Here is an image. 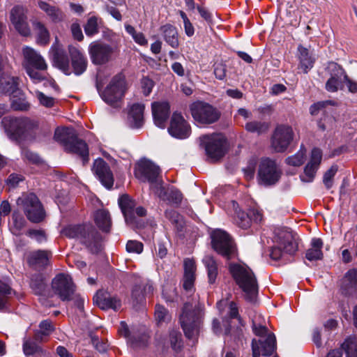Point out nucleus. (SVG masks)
Wrapping results in <instances>:
<instances>
[{"mask_svg":"<svg viewBox=\"0 0 357 357\" xmlns=\"http://www.w3.org/2000/svg\"><path fill=\"white\" fill-rule=\"evenodd\" d=\"M135 176L143 181H148L151 189L161 200L169 204L178 205L182 200V194L173 187L165 188L160 179V170L151 160L144 159L137 164Z\"/></svg>","mask_w":357,"mask_h":357,"instance_id":"obj_1","label":"nucleus"},{"mask_svg":"<svg viewBox=\"0 0 357 357\" xmlns=\"http://www.w3.org/2000/svg\"><path fill=\"white\" fill-rule=\"evenodd\" d=\"M229 271L246 300L254 302L258 294V284L253 271L243 263L230 264Z\"/></svg>","mask_w":357,"mask_h":357,"instance_id":"obj_2","label":"nucleus"},{"mask_svg":"<svg viewBox=\"0 0 357 357\" xmlns=\"http://www.w3.org/2000/svg\"><path fill=\"white\" fill-rule=\"evenodd\" d=\"M105 80L101 73L97 75L96 87L102 99L107 104L119 107L126 91V83L122 75L114 76L107 87L102 89Z\"/></svg>","mask_w":357,"mask_h":357,"instance_id":"obj_3","label":"nucleus"},{"mask_svg":"<svg viewBox=\"0 0 357 357\" xmlns=\"http://www.w3.org/2000/svg\"><path fill=\"white\" fill-rule=\"evenodd\" d=\"M203 316V307L201 305L193 308L190 303L184 305L180 322L186 337L192 340L197 339L200 332Z\"/></svg>","mask_w":357,"mask_h":357,"instance_id":"obj_4","label":"nucleus"},{"mask_svg":"<svg viewBox=\"0 0 357 357\" xmlns=\"http://www.w3.org/2000/svg\"><path fill=\"white\" fill-rule=\"evenodd\" d=\"M1 124L7 135L13 139H26L38 127L36 121L24 116H5Z\"/></svg>","mask_w":357,"mask_h":357,"instance_id":"obj_5","label":"nucleus"},{"mask_svg":"<svg viewBox=\"0 0 357 357\" xmlns=\"http://www.w3.org/2000/svg\"><path fill=\"white\" fill-rule=\"evenodd\" d=\"M62 234L70 238L79 239L93 252H97L100 249L101 236L91 225L68 226L63 229Z\"/></svg>","mask_w":357,"mask_h":357,"instance_id":"obj_6","label":"nucleus"},{"mask_svg":"<svg viewBox=\"0 0 357 357\" xmlns=\"http://www.w3.org/2000/svg\"><path fill=\"white\" fill-rule=\"evenodd\" d=\"M54 139L63 144L67 151L79 155L82 158L84 162L88 161V146L84 141L78 139L75 135L73 129L58 128L54 132Z\"/></svg>","mask_w":357,"mask_h":357,"instance_id":"obj_7","label":"nucleus"},{"mask_svg":"<svg viewBox=\"0 0 357 357\" xmlns=\"http://www.w3.org/2000/svg\"><path fill=\"white\" fill-rule=\"evenodd\" d=\"M200 145L205 149L207 157L212 161L222 158L227 151V139L220 133L200 137Z\"/></svg>","mask_w":357,"mask_h":357,"instance_id":"obj_8","label":"nucleus"},{"mask_svg":"<svg viewBox=\"0 0 357 357\" xmlns=\"http://www.w3.org/2000/svg\"><path fill=\"white\" fill-rule=\"evenodd\" d=\"M17 203L22 208L26 218L31 222H39L45 218L43 206L36 195H23L18 198Z\"/></svg>","mask_w":357,"mask_h":357,"instance_id":"obj_9","label":"nucleus"},{"mask_svg":"<svg viewBox=\"0 0 357 357\" xmlns=\"http://www.w3.org/2000/svg\"><path fill=\"white\" fill-rule=\"evenodd\" d=\"M277 245L273 246L270 252V257L274 260L282 259L287 255H294L298 249V243L292 234L283 231L278 234Z\"/></svg>","mask_w":357,"mask_h":357,"instance_id":"obj_10","label":"nucleus"},{"mask_svg":"<svg viewBox=\"0 0 357 357\" xmlns=\"http://www.w3.org/2000/svg\"><path fill=\"white\" fill-rule=\"evenodd\" d=\"M211 243L213 248L227 259H233L237 255L232 239L227 233L221 229L212 232Z\"/></svg>","mask_w":357,"mask_h":357,"instance_id":"obj_11","label":"nucleus"},{"mask_svg":"<svg viewBox=\"0 0 357 357\" xmlns=\"http://www.w3.org/2000/svg\"><path fill=\"white\" fill-rule=\"evenodd\" d=\"M190 110L195 121L200 123L211 124L220 117L219 112L213 106L203 102L193 103Z\"/></svg>","mask_w":357,"mask_h":357,"instance_id":"obj_12","label":"nucleus"},{"mask_svg":"<svg viewBox=\"0 0 357 357\" xmlns=\"http://www.w3.org/2000/svg\"><path fill=\"white\" fill-rule=\"evenodd\" d=\"M280 175L281 172L273 160L268 158L261 160L258 172L260 183L265 185H273L279 181Z\"/></svg>","mask_w":357,"mask_h":357,"instance_id":"obj_13","label":"nucleus"},{"mask_svg":"<svg viewBox=\"0 0 357 357\" xmlns=\"http://www.w3.org/2000/svg\"><path fill=\"white\" fill-rule=\"evenodd\" d=\"M52 287L55 294L63 301H69L75 291L71 277L68 274L59 273L52 282Z\"/></svg>","mask_w":357,"mask_h":357,"instance_id":"obj_14","label":"nucleus"},{"mask_svg":"<svg viewBox=\"0 0 357 357\" xmlns=\"http://www.w3.org/2000/svg\"><path fill=\"white\" fill-rule=\"evenodd\" d=\"M294 138L292 128L287 125L276 127L271 139V146L276 152L284 151Z\"/></svg>","mask_w":357,"mask_h":357,"instance_id":"obj_15","label":"nucleus"},{"mask_svg":"<svg viewBox=\"0 0 357 357\" xmlns=\"http://www.w3.org/2000/svg\"><path fill=\"white\" fill-rule=\"evenodd\" d=\"M89 52L93 63L102 65L111 59L114 49L108 44L94 41L90 44Z\"/></svg>","mask_w":357,"mask_h":357,"instance_id":"obj_16","label":"nucleus"},{"mask_svg":"<svg viewBox=\"0 0 357 357\" xmlns=\"http://www.w3.org/2000/svg\"><path fill=\"white\" fill-rule=\"evenodd\" d=\"M168 132L172 137L183 139L190 136L191 129L189 123L185 120L182 114L175 112L172 116Z\"/></svg>","mask_w":357,"mask_h":357,"instance_id":"obj_17","label":"nucleus"},{"mask_svg":"<svg viewBox=\"0 0 357 357\" xmlns=\"http://www.w3.org/2000/svg\"><path fill=\"white\" fill-rule=\"evenodd\" d=\"M19 78L10 73L0 55V91L13 95L18 90Z\"/></svg>","mask_w":357,"mask_h":357,"instance_id":"obj_18","label":"nucleus"},{"mask_svg":"<svg viewBox=\"0 0 357 357\" xmlns=\"http://www.w3.org/2000/svg\"><path fill=\"white\" fill-rule=\"evenodd\" d=\"M10 19L12 24L20 34L24 36L30 35L31 29L27 22L26 10L23 7L14 6L10 10Z\"/></svg>","mask_w":357,"mask_h":357,"instance_id":"obj_19","label":"nucleus"},{"mask_svg":"<svg viewBox=\"0 0 357 357\" xmlns=\"http://www.w3.org/2000/svg\"><path fill=\"white\" fill-rule=\"evenodd\" d=\"M321 159V151L317 148L313 149L311 151L310 160L304 168V173L300 176L301 180L303 182L310 183L314 180Z\"/></svg>","mask_w":357,"mask_h":357,"instance_id":"obj_20","label":"nucleus"},{"mask_svg":"<svg viewBox=\"0 0 357 357\" xmlns=\"http://www.w3.org/2000/svg\"><path fill=\"white\" fill-rule=\"evenodd\" d=\"M119 333L126 338L128 342L133 347H145L149 340V335L145 333H137L134 330L130 331L125 321H121Z\"/></svg>","mask_w":357,"mask_h":357,"instance_id":"obj_21","label":"nucleus"},{"mask_svg":"<svg viewBox=\"0 0 357 357\" xmlns=\"http://www.w3.org/2000/svg\"><path fill=\"white\" fill-rule=\"evenodd\" d=\"M331 77L326 83V89L329 92L337 91L342 84L344 79H347L343 68L336 63H331L328 66Z\"/></svg>","mask_w":357,"mask_h":357,"instance_id":"obj_22","label":"nucleus"},{"mask_svg":"<svg viewBox=\"0 0 357 357\" xmlns=\"http://www.w3.org/2000/svg\"><path fill=\"white\" fill-rule=\"evenodd\" d=\"M275 348L276 342L274 334L268 335L264 341L261 340L257 341L253 339L252 342V357H259L260 355L269 356L275 351Z\"/></svg>","mask_w":357,"mask_h":357,"instance_id":"obj_23","label":"nucleus"},{"mask_svg":"<svg viewBox=\"0 0 357 357\" xmlns=\"http://www.w3.org/2000/svg\"><path fill=\"white\" fill-rule=\"evenodd\" d=\"M93 172L100 183L107 189L112 188L114 184L113 174L108 165L101 158L95 160Z\"/></svg>","mask_w":357,"mask_h":357,"instance_id":"obj_24","label":"nucleus"},{"mask_svg":"<svg viewBox=\"0 0 357 357\" xmlns=\"http://www.w3.org/2000/svg\"><path fill=\"white\" fill-rule=\"evenodd\" d=\"M50 54L54 64L61 69L65 74H70L69 60L63 50L57 43V39L52 45Z\"/></svg>","mask_w":357,"mask_h":357,"instance_id":"obj_25","label":"nucleus"},{"mask_svg":"<svg viewBox=\"0 0 357 357\" xmlns=\"http://www.w3.org/2000/svg\"><path fill=\"white\" fill-rule=\"evenodd\" d=\"M22 53L24 58V68L25 66H31L40 70H47V64L44 58L34 49L26 46L23 48Z\"/></svg>","mask_w":357,"mask_h":357,"instance_id":"obj_26","label":"nucleus"},{"mask_svg":"<svg viewBox=\"0 0 357 357\" xmlns=\"http://www.w3.org/2000/svg\"><path fill=\"white\" fill-rule=\"evenodd\" d=\"M68 51L71 59L73 73L76 75H82L86 70L87 59L78 47L70 45Z\"/></svg>","mask_w":357,"mask_h":357,"instance_id":"obj_27","label":"nucleus"},{"mask_svg":"<svg viewBox=\"0 0 357 357\" xmlns=\"http://www.w3.org/2000/svg\"><path fill=\"white\" fill-rule=\"evenodd\" d=\"M169 105L167 102H155L152 104V114L155 124L164 128L169 115Z\"/></svg>","mask_w":357,"mask_h":357,"instance_id":"obj_28","label":"nucleus"},{"mask_svg":"<svg viewBox=\"0 0 357 357\" xmlns=\"http://www.w3.org/2000/svg\"><path fill=\"white\" fill-rule=\"evenodd\" d=\"M94 303L101 309L119 310L121 306V302L117 297L110 295L107 292L98 291L93 296Z\"/></svg>","mask_w":357,"mask_h":357,"instance_id":"obj_29","label":"nucleus"},{"mask_svg":"<svg viewBox=\"0 0 357 357\" xmlns=\"http://www.w3.org/2000/svg\"><path fill=\"white\" fill-rule=\"evenodd\" d=\"M144 105L135 103L130 107L128 114V123L132 128H139L144 124Z\"/></svg>","mask_w":357,"mask_h":357,"instance_id":"obj_30","label":"nucleus"},{"mask_svg":"<svg viewBox=\"0 0 357 357\" xmlns=\"http://www.w3.org/2000/svg\"><path fill=\"white\" fill-rule=\"evenodd\" d=\"M344 351L347 357H357V343L354 337H349L342 344L341 349L330 351L326 357H342V351Z\"/></svg>","mask_w":357,"mask_h":357,"instance_id":"obj_31","label":"nucleus"},{"mask_svg":"<svg viewBox=\"0 0 357 357\" xmlns=\"http://www.w3.org/2000/svg\"><path fill=\"white\" fill-rule=\"evenodd\" d=\"M297 58L299 62L298 68L301 69L304 73H307L315 62V58L310 50L301 45L298 46Z\"/></svg>","mask_w":357,"mask_h":357,"instance_id":"obj_32","label":"nucleus"},{"mask_svg":"<svg viewBox=\"0 0 357 357\" xmlns=\"http://www.w3.org/2000/svg\"><path fill=\"white\" fill-rule=\"evenodd\" d=\"M184 276H183V288L187 291H191L194 287L195 280L196 265L193 259H185L183 263Z\"/></svg>","mask_w":357,"mask_h":357,"instance_id":"obj_33","label":"nucleus"},{"mask_svg":"<svg viewBox=\"0 0 357 357\" xmlns=\"http://www.w3.org/2000/svg\"><path fill=\"white\" fill-rule=\"evenodd\" d=\"M119 205L123 213L126 223H134V208L136 206L135 202L128 195H124L119 197Z\"/></svg>","mask_w":357,"mask_h":357,"instance_id":"obj_34","label":"nucleus"},{"mask_svg":"<svg viewBox=\"0 0 357 357\" xmlns=\"http://www.w3.org/2000/svg\"><path fill=\"white\" fill-rule=\"evenodd\" d=\"M25 70L31 80L34 84H38L43 80H47L49 84L54 88L57 89L58 86L53 79H47V73L45 70H40L36 68H32L31 66H25Z\"/></svg>","mask_w":357,"mask_h":357,"instance_id":"obj_35","label":"nucleus"},{"mask_svg":"<svg viewBox=\"0 0 357 357\" xmlns=\"http://www.w3.org/2000/svg\"><path fill=\"white\" fill-rule=\"evenodd\" d=\"M165 42L173 48H177L179 45L178 34L176 28L173 25L167 24L160 29Z\"/></svg>","mask_w":357,"mask_h":357,"instance_id":"obj_36","label":"nucleus"},{"mask_svg":"<svg viewBox=\"0 0 357 357\" xmlns=\"http://www.w3.org/2000/svg\"><path fill=\"white\" fill-rule=\"evenodd\" d=\"M33 31L36 36V42L40 45H47L50 42V34L42 22L34 20L32 22Z\"/></svg>","mask_w":357,"mask_h":357,"instance_id":"obj_37","label":"nucleus"},{"mask_svg":"<svg viewBox=\"0 0 357 357\" xmlns=\"http://www.w3.org/2000/svg\"><path fill=\"white\" fill-rule=\"evenodd\" d=\"M51 252L45 250H37L30 253L28 262L30 265L36 267H43L47 265Z\"/></svg>","mask_w":357,"mask_h":357,"instance_id":"obj_38","label":"nucleus"},{"mask_svg":"<svg viewBox=\"0 0 357 357\" xmlns=\"http://www.w3.org/2000/svg\"><path fill=\"white\" fill-rule=\"evenodd\" d=\"M95 222L103 231L108 232L111 228L112 221L109 212L105 209L98 210L94 216Z\"/></svg>","mask_w":357,"mask_h":357,"instance_id":"obj_39","label":"nucleus"},{"mask_svg":"<svg viewBox=\"0 0 357 357\" xmlns=\"http://www.w3.org/2000/svg\"><path fill=\"white\" fill-rule=\"evenodd\" d=\"M323 242L320 238H313L311 248L306 251L305 257L310 261L320 259L322 257Z\"/></svg>","mask_w":357,"mask_h":357,"instance_id":"obj_40","label":"nucleus"},{"mask_svg":"<svg viewBox=\"0 0 357 357\" xmlns=\"http://www.w3.org/2000/svg\"><path fill=\"white\" fill-rule=\"evenodd\" d=\"M202 261L207 270L208 281L211 284L215 282L218 275V264L213 257L206 255Z\"/></svg>","mask_w":357,"mask_h":357,"instance_id":"obj_41","label":"nucleus"},{"mask_svg":"<svg viewBox=\"0 0 357 357\" xmlns=\"http://www.w3.org/2000/svg\"><path fill=\"white\" fill-rule=\"evenodd\" d=\"M39 8L43 10L54 22H60L63 18V13L55 6H51L45 1L38 2Z\"/></svg>","mask_w":357,"mask_h":357,"instance_id":"obj_42","label":"nucleus"},{"mask_svg":"<svg viewBox=\"0 0 357 357\" xmlns=\"http://www.w3.org/2000/svg\"><path fill=\"white\" fill-rule=\"evenodd\" d=\"M357 285V269H351L347 272L342 282V287L347 291Z\"/></svg>","mask_w":357,"mask_h":357,"instance_id":"obj_43","label":"nucleus"},{"mask_svg":"<svg viewBox=\"0 0 357 357\" xmlns=\"http://www.w3.org/2000/svg\"><path fill=\"white\" fill-rule=\"evenodd\" d=\"M23 351L26 356L35 354L43 355L45 354V351H43L39 345L30 340H26L24 341Z\"/></svg>","mask_w":357,"mask_h":357,"instance_id":"obj_44","label":"nucleus"},{"mask_svg":"<svg viewBox=\"0 0 357 357\" xmlns=\"http://www.w3.org/2000/svg\"><path fill=\"white\" fill-rule=\"evenodd\" d=\"M306 155V150L301 146L300 150L294 155L286 158V163L294 167H299L303 164Z\"/></svg>","mask_w":357,"mask_h":357,"instance_id":"obj_45","label":"nucleus"},{"mask_svg":"<svg viewBox=\"0 0 357 357\" xmlns=\"http://www.w3.org/2000/svg\"><path fill=\"white\" fill-rule=\"evenodd\" d=\"M236 215L234 219L236 225L243 229H248L251 225V218L249 216L248 213H246L236 209Z\"/></svg>","mask_w":357,"mask_h":357,"instance_id":"obj_46","label":"nucleus"},{"mask_svg":"<svg viewBox=\"0 0 357 357\" xmlns=\"http://www.w3.org/2000/svg\"><path fill=\"white\" fill-rule=\"evenodd\" d=\"M24 224L25 220L24 218L17 213L14 212L12 216V222L10 225L11 232L15 235H19Z\"/></svg>","mask_w":357,"mask_h":357,"instance_id":"obj_47","label":"nucleus"},{"mask_svg":"<svg viewBox=\"0 0 357 357\" xmlns=\"http://www.w3.org/2000/svg\"><path fill=\"white\" fill-rule=\"evenodd\" d=\"M245 128L248 132L261 134L268 130V124L261 121H251L247 123Z\"/></svg>","mask_w":357,"mask_h":357,"instance_id":"obj_48","label":"nucleus"},{"mask_svg":"<svg viewBox=\"0 0 357 357\" xmlns=\"http://www.w3.org/2000/svg\"><path fill=\"white\" fill-rule=\"evenodd\" d=\"M40 331L36 333L35 339L42 340L43 336L49 335L54 330L52 323L49 320H45L40 324Z\"/></svg>","mask_w":357,"mask_h":357,"instance_id":"obj_49","label":"nucleus"},{"mask_svg":"<svg viewBox=\"0 0 357 357\" xmlns=\"http://www.w3.org/2000/svg\"><path fill=\"white\" fill-rule=\"evenodd\" d=\"M30 286L36 294L43 295L46 284L43 277L38 275L31 279Z\"/></svg>","mask_w":357,"mask_h":357,"instance_id":"obj_50","label":"nucleus"},{"mask_svg":"<svg viewBox=\"0 0 357 357\" xmlns=\"http://www.w3.org/2000/svg\"><path fill=\"white\" fill-rule=\"evenodd\" d=\"M84 31L87 36H93L98 32V18L93 16L89 18L84 26Z\"/></svg>","mask_w":357,"mask_h":357,"instance_id":"obj_51","label":"nucleus"},{"mask_svg":"<svg viewBox=\"0 0 357 357\" xmlns=\"http://www.w3.org/2000/svg\"><path fill=\"white\" fill-rule=\"evenodd\" d=\"M155 318L158 324H162L169 321L171 317L167 309L160 305H157L155 310Z\"/></svg>","mask_w":357,"mask_h":357,"instance_id":"obj_52","label":"nucleus"},{"mask_svg":"<svg viewBox=\"0 0 357 357\" xmlns=\"http://www.w3.org/2000/svg\"><path fill=\"white\" fill-rule=\"evenodd\" d=\"M11 107L16 111H26L30 108V104L24 98H13L12 96Z\"/></svg>","mask_w":357,"mask_h":357,"instance_id":"obj_53","label":"nucleus"},{"mask_svg":"<svg viewBox=\"0 0 357 357\" xmlns=\"http://www.w3.org/2000/svg\"><path fill=\"white\" fill-rule=\"evenodd\" d=\"M36 97L39 101V103L45 107H52L55 104V99L54 98L46 96L45 93L39 91H36Z\"/></svg>","mask_w":357,"mask_h":357,"instance_id":"obj_54","label":"nucleus"},{"mask_svg":"<svg viewBox=\"0 0 357 357\" xmlns=\"http://www.w3.org/2000/svg\"><path fill=\"white\" fill-rule=\"evenodd\" d=\"M165 217L168 218L172 224L178 227H181L183 225L182 217L174 210H166Z\"/></svg>","mask_w":357,"mask_h":357,"instance_id":"obj_55","label":"nucleus"},{"mask_svg":"<svg viewBox=\"0 0 357 357\" xmlns=\"http://www.w3.org/2000/svg\"><path fill=\"white\" fill-rule=\"evenodd\" d=\"M337 168L336 166H332L328 171H326L323 177V182L325 186L329 189L332 187L333 183V177L335 176Z\"/></svg>","mask_w":357,"mask_h":357,"instance_id":"obj_56","label":"nucleus"},{"mask_svg":"<svg viewBox=\"0 0 357 357\" xmlns=\"http://www.w3.org/2000/svg\"><path fill=\"white\" fill-rule=\"evenodd\" d=\"M11 293L12 289L8 285L0 283V309L5 306L8 296Z\"/></svg>","mask_w":357,"mask_h":357,"instance_id":"obj_57","label":"nucleus"},{"mask_svg":"<svg viewBox=\"0 0 357 357\" xmlns=\"http://www.w3.org/2000/svg\"><path fill=\"white\" fill-rule=\"evenodd\" d=\"M22 156L24 160H27L33 164H38L40 162V157L35 153L29 151L27 149H22Z\"/></svg>","mask_w":357,"mask_h":357,"instance_id":"obj_58","label":"nucleus"},{"mask_svg":"<svg viewBox=\"0 0 357 357\" xmlns=\"http://www.w3.org/2000/svg\"><path fill=\"white\" fill-rule=\"evenodd\" d=\"M252 330L254 333L259 336L260 337L259 340L262 341H264L268 335L272 334L271 333H268V330L265 326L260 324L257 325L255 323H253Z\"/></svg>","mask_w":357,"mask_h":357,"instance_id":"obj_59","label":"nucleus"},{"mask_svg":"<svg viewBox=\"0 0 357 357\" xmlns=\"http://www.w3.org/2000/svg\"><path fill=\"white\" fill-rule=\"evenodd\" d=\"M131 296L134 305L139 303L143 301L144 298V294L142 289L141 286L135 285L133 287L132 290Z\"/></svg>","mask_w":357,"mask_h":357,"instance_id":"obj_60","label":"nucleus"},{"mask_svg":"<svg viewBox=\"0 0 357 357\" xmlns=\"http://www.w3.org/2000/svg\"><path fill=\"white\" fill-rule=\"evenodd\" d=\"M91 343L94 348L100 353H105L107 350L108 344L103 340H100L98 337L91 336Z\"/></svg>","mask_w":357,"mask_h":357,"instance_id":"obj_61","label":"nucleus"},{"mask_svg":"<svg viewBox=\"0 0 357 357\" xmlns=\"http://www.w3.org/2000/svg\"><path fill=\"white\" fill-rule=\"evenodd\" d=\"M181 333L177 331H172L169 334L170 344L175 351L181 347Z\"/></svg>","mask_w":357,"mask_h":357,"instance_id":"obj_62","label":"nucleus"},{"mask_svg":"<svg viewBox=\"0 0 357 357\" xmlns=\"http://www.w3.org/2000/svg\"><path fill=\"white\" fill-rule=\"evenodd\" d=\"M126 250L128 252L139 254L143 251V244L137 241H129L126 244Z\"/></svg>","mask_w":357,"mask_h":357,"instance_id":"obj_63","label":"nucleus"},{"mask_svg":"<svg viewBox=\"0 0 357 357\" xmlns=\"http://www.w3.org/2000/svg\"><path fill=\"white\" fill-rule=\"evenodd\" d=\"M27 235L36 240L38 243H43L46 241V236L43 231L32 229L27 232Z\"/></svg>","mask_w":357,"mask_h":357,"instance_id":"obj_64","label":"nucleus"}]
</instances>
